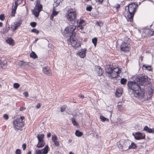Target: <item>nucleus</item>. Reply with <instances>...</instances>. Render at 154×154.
<instances>
[{
  "instance_id": "obj_1",
  "label": "nucleus",
  "mask_w": 154,
  "mask_h": 154,
  "mask_svg": "<svg viewBox=\"0 0 154 154\" xmlns=\"http://www.w3.org/2000/svg\"><path fill=\"white\" fill-rule=\"evenodd\" d=\"M127 85L128 88L133 91L135 97H138L139 98L144 97V91L141 88L138 83H137L135 82L129 81Z\"/></svg>"
},
{
  "instance_id": "obj_2",
  "label": "nucleus",
  "mask_w": 154,
  "mask_h": 154,
  "mask_svg": "<svg viewBox=\"0 0 154 154\" xmlns=\"http://www.w3.org/2000/svg\"><path fill=\"white\" fill-rule=\"evenodd\" d=\"M105 71L108 77L111 79L116 78L121 72V70L119 68H113L112 65L107 66L105 68Z\"/></svg>"
},
{
  "instance_id": "obj_3",
  "label": "nucleus",
  "mask_w": 154,
  "mask_h": 154,
  "mask_svg": "<svg viewBox=\"0 0 154 154\" xmlns=\"http://www.w3.org/2000/svg\"><path fill=\"white\" fill-rule=\"evenodd\" d=\"M130 40L127 36H125L124 40L121 43L120 48L121 51L124 52L128 51L131 48V45L130 44Z\"/></svg>"
},
{
  "instance_id": "obj_4",
  "label": "nucleus",
  "mask_w": 154,
  "mask_h": 154,
  "mask_svg": "<svg viewBox=\"0 0 154 154\" xmlns=\"http://www.w3.org/2000/svg\"><path fill=\"white\" fill-rule=\"evenodd\" d=\"M76 13L75 11L73 10H69L68 11V14H66V19L72 24H73L75 22V19Z\"/></svg>"
},
{
  "instance_id": "obj_5",
  "label": "nucleus",
  "mask_w": 154,
  "mask_h": 154,
  "mask_svg": "<svg viewBox=\"0 0 154 154\" xmlns=\"http://www.w3.org/2000/svg\"><path fill=\"white\" fill-rule=\"evenodd\" d=\"M126 14L125 15V17L127 19L128 21L132 22L133 18L135 11V8H127Z\"/></svg>"
},
{
  "instance_id": "obj_6",
  "label": "nucleus",
  "mask_w": 154,
  "mask_h": 154,
  "mask_svg": "<svg viewBox=\"0 0 154 154\" xmlns=\"http://www.w3.org/2000/svg\"><path fill=\"white\" fill-rule=\"evenodd\" d=\"M69 42L72 46L75 48H78L81 45V42L76 39L74 36H71L69 38Z\"/></svg>"
},
{
  "instance_id": "obj_7",
  "label": "nucleus",
  "mask_w": 154,
  "mask_h": 154,
  "mask_svg": "<svg viewBox=\"0 0 154 154\" xmlns=\"http://www.w3.org/2000/svg\"><path fill=\"white\" fill-rule=\"evenodd\" d=\"M76 26L74 25H70L66 27L65 29L66 31L69 33L70 37L71 36H74L75 34V30L76 28Z\"/></svg>"
},
{
  "instance_id": "obj_8",
  "label": "nucleus",
  "mask_w": 154,
  "mask_h": 154,
  "mask_svg": "<svg viewBox=\"0 0 154 154\" xmlns=\"http://www.w3.org/2000/svg\"><path fill=\"white\" fill-rule=\"evenodd\" d=\"M21 120H20L19 118H17L13 121V123L15 129L19 130L20 128L23 126L24 122H21Z\"/></svg>"
},
{
  "instance_id": "obj_9",
  "label": "nucleus",
  "mask_w": 154,
  "mask_h": 154,
  "mask_svg": "<svg viewBox=\"0 0 154 154\" xmlns=\"http://www.w3.org/2000/svg\"><path fill=\"white\" fill-rule=\"evenodd\" d=\"M138 82L139 85L145 86L146 84H147L146 82L148 81V78L146 75L140 77L138 79Z\"/></svg>"
},
{
  "instance_id": "obj_10",
  "label": "nucleus",
  "mask_w": 154,
  "mask_h": 154,
  "mask_svg": "<svg viewBox=\"0 0 154 154\" xmlns=\"http://www.w3.org/2000/svg\"><path fill=\"white\" fill-rule=\"evenodd\" d=\"M143 34H145L146 37H150L154 34V30L149 28H145L143 30Z\"/></svg>"
},
{
  "instance_id": "obj_11",
  "label": "nucleus",
  "mask_w": 154,
  "mask_h": 154,
  "mask_svg": "<svg viewBox=\"0 0 154 154\" xmlns=\"http://www.w3.org/2000/svg\"><path fill=\"white\" fill-rule=\"evenodd\" d=\"M48 151V146L46 145L44 148L42 150L37 149L35 151V154H47Z\"/></svg>"
},
{
  "instance_id": "obj_12",
  "label": "nucleus",
  "mask_w": 154,
  "mask_h": 154,
  "mask_svg": "<svg viewBox=\"0 0 154 154\" xmlns=\"http://www.w3.org/2000/svg\"><path fill=\"white\" fill-rule=\"evenodd\" d=\"M21 24V22H15L12 24L10 28L12 31H14L17 29V27L20 26Z\"/></svg>"
},
{
  "instance_id": "obj_13",
  "label": "nucleus",
  "mask_w": 154,
  "mask_h": 154,
  "mask_svg": "<svg viewBox=\"0 0 154 154\" xmlns=\"http://www.w3.org/2000/svg\"><path fill=\"white\" fill-rule=\"evenodd\" d=\"M87 51L86 49H82L81 51L77 53V54L81 58H84L86 55V51Z\"/></svg>"
},
{
  "instance_id": "obj_14",
  "label": "nucleus",
  "mask_w": 154,
  "mask_h": 154,
  "mask_svg": "<svg viewBox=\"0 0 154 154\" xmlns=\"http://www.w3.org/2000/svg\"><path fill=\"white\" fill-rule=\"evenodd\" d=\"M122 141L123 143V147L124 149V150H128L127 149L128 146L131 143V142L129 140H122Z\"/></svg>"
},
{
  "instance_id": "obj_15",
  "label": "nucleus",
  "mask_w": 154,
  "mask_h": 154,
  "mask_svg": "<svg viewBox=\"0 0 154 154\" xmlns=\"http://www.w3.org/2000/svg\"><path fill=\"white\" fill-rule=\"evenodd\" d=\"M145 137L144 134L140 132H138L136 134V135L134 136V138L136 140H138L144 139Z\"/></svg>"
},
{
  "instance_id": "obj_16",
  "label": "nucleus",
  "mask_w": 154,
  "mask_h": 154,
  "mask_svg": "<svg viewBox=\"0 0 154 154\" xmlns=\"http://www.w3.org/2000/svg\"><path fill=\"white\" fill-rule=\"evenodd\" d=\"M43 72L45 74L47 75H51V71L50 68L48 66H45L43 68Z\"/></svg>"
},
{
  "instance_id": "obj_17",
  "label": "nucleus",
  "mask_w": 154,
  "mask_h": 154,
  "mask_svg": "<svg viewBox=\"0 0 154 154\" xmlns=\"http://www.w3.org/2000/svg\"><path fill=\"white\" fill-rule=\"evenodd\" d=\"M52 140L55 146H58L59 145V143L57 141V138L56 135H54L52 136Z\"/></svg>"
},
{
  "instance_id": "obj_18",
  "label": "nucleus",
  "mask_w": 154,
  "mask_h": 154,
  "mask_svg": "<svg viewBox=\"0 0 154 154\" xmlns=\"http://www.w3.org/2000/svg\"><path fill=\"white\" fill-rule=\"evenodd\" d=\"M138 7V5L137 2L132 3L126 6L125 8V10L126 11H127V8H130L136 9Z\"/></svg>"
},
{
  "instance_id": "obj_19",
  "label": "nucleus",
  "mask_w": 154,
  "mask_h": 154,
  "mask_svg": "<svg viewBox=\"0 0 154 154\" xmlns=\"http://www.w3.org/2000/svg\"><path fill=\"white\" fill-rule=\"evenodd\" d=\"M95 70L97 72L98 75L100 76L102 74V70L100 67L99 66H96Z\"/></svg>"
},
{
  "instance_id": "obj_20",
  "label": "nucleus",
  "mask_w": 154,
  "mask_h": 154,
  "mask_svg": "<svg viewBox=\"0 0 154 154\" xmlns=\"http://www.w3.org/2000/svg\"><path fill=\"white\" fill-rule=\"evenodd\" d=\"M7 65V62L6 61H4L3 63L2 62L0 66L1 70L6 69Z\"/></svg>"
},
{
  "instance_id": "obj_21",
  "label": "nucleus",
  "mask_w": 154,
  "mask_h": 154,
  "mask_svg": "<svg viewBox=\"0 0 154 154\" xmlns=\"http://www.w3.org/2000/svg\"><path fill=\"white\" fill-rule=\"evenodd\" d=\"M37 137L38 141L40 142V141H44L43 139L44 137V135L43 134H38Z\"/></svg>"
},
{
  "instance_id": "obj_22",
  "label": "nucleus",
  "mask_w": 154,
  "mask_h": 154,
  "mask_svg": "<svg viewBox=\"0 0 154 154\" xmlns=\"http://www.w3.org/2000/svg\"><path fill=\"white\" fill-rule=\"evenodd\" d=\"M45 143L44 141H38L37 147L38 148H42L45 145Z\"/></svg>"
},
{
  "instance_id": "obj_23",
  "label": "nucleus",
  "mask_w": 154,
  "mask_h": 154,
  "mask_svg": "<svg viewBox=\"0 0 154 154\" xmlns=\"http://www.w3.org/2000/svg\"><path fill=\"white\" fill-rule=\"evenodd\" d=\"M137 147L136 145L134 143L132 142L131 145L128 146L127 149H134Z\"/></svg>"
},
{
  "instance_id": "obj_24",
  "label": "nucleus",
  "mask_w": 154,
  "mask_h": 154,
  "mask_svg": "<svg viewBox=\"0 0 154 154\" xmlns=\"http://www.w3.org/2000/svg\"><path fill=\"white\" fill-rule=\"evenodd\" d=\"M6 42L10 45H14V40L11 38H9L7 39Z\"/></svg>"
},
{
  "instance_id": "obj_25",
  "label": "nucleus",
  "mask_w": 154,
  "mask_h": 154,
  "mask_svg": "<svg viewBox=\"0 0 154 154\" xmlns=\"http://www.w3.org/2000/svg\"><path fill=\"white\" fill-rule=\"evenodd\" d=\"M42 9V5H35L34 8V9L37 10L41 11Z\"/></svg>"
},
{
  "instance_id": "obj_26",
  "label": "nucleus",
  "mask_w": 154,
  "mask_h": 154,
  "mask_svg": "<svg viewBox=\"0 0 154 154\" xmlns=\"http://www.w3.org/2000/svg\"><path fill=\"white\" fill-rule=\"evenodd\" d=\"M40 12V11L35 9V10H33V11H32V13L36 17H38Z\"/></svg>"
},
{
  "instance_id": "obj_27",
  "label": "nucleus",
  "mask_w": 154,
  "mask_h": 154,
  "mask_svg": "<svg viewBox=\"0 0 154 154\" xmlns=\"http://www.w3.org/2000/svg\"><path fill=\"white\" fill-rule=\"evenodd\" d=\"M75 135L78 137H81L83 134L82 132L78 130H76L75 132Z\"/></svg>"
},
{
  "instance_id": "obj_28",
  "label": "nucleus",
  "mask_w": 154,
  "mask_h": 154,
  "mask_svg": "<svg viewBox=\"0 0 154 154\" xmlns=\"http://www.w3.org/2000/svg\"><path fill=\"white\" fill-rule=\"evenodd\" d=\"M30 57L34 59H35L37 57V56L36 54L33 51H32L30 54Z\"/></svg>"
},
{
  "instance_id": "obj_29",
  "label": "nucleus",
  "mask_w": 154,
  "mask_h": 154,
  "mask_svg": "<svg viewBox=\"0 0 154 154\" xmlns=\"http://www.w3.org/2000/svg\"><path fill=\"white\" fill-rule=\"evenodd\" d=\"M100 118L101 119V121L103 122H104L105 121H108L109 120L108 119L101 116H100Z\"/></svg>"
},
{
  "instance_id": "obj_30",
  "label": "nucleus",
  "mask_w": 154,
  "mask_h": 154,
  "mask_svg": "<svg viewBox=\"0 0 154 154\" xmlns=\"http://www.w3.org/2000/svg\"><path fill=\"white\" fill-rule=\"evenodd\" d=\"M60 2V0H57L56 2H55L53 4L54 8L57 6L59 5Z\"/></svg>"
},
{
  "instance_id": "obj_31",
  "label": "nucleus",
  "mask_w": 154,
  "mask_h": 154,
  "mask_svg": "<svg viewBox=\"0 0 154 154\" xmlns=\"http://www.w3.org/2000/svg\"><path fill=\"white\" fill-rule=\"evenodd\" d=\"M143 66L148 71H151L152 69L151 67L150 66H147L145 65H144Z\"/></svg>"
},
{
  "instance_id": "obj_32",
  "label": "nucleus",
  "mask_w": 154,
  "mask_h": 154,
  "mask_svg": "<svg viewBox=\"0 0 154 154\" xmlns=\"http://www.w3.org/2000/svg\"><path fill=\"white\" fill-rule=\"evenodd\" d=\"M127 81V80L126 79L122 78L120 82L122 85H124L126 83Z\"/></svg>"
},
{
  "instance_id": "obj_33",
  "label": "nucleus",
  "mask_w": 154,
  "mask_h": 154,
  "mask_svg": "<svg viewBox=\"0 0 154 154\" xmlns=\"http://www.w3.org/2000/svg\"><path fill=\"white\" fill-rule=\"evenodd\" d=\"M10 29V27H9V26L8 25V26L7 27V25H6V29H3V33H4L5 32H7Z\"/></svg>"
},
{
  "instance_id": "obj_34",
  "label": "nucleus",
  "mask_w": 154,
  "mask_h": 154,
  "mask_svg": "<svg viewBox=\"0 0 154 154\" xmlns=\"http://www.w3.org/2000/svg\"><path fill=\"white\" fill-rule=\"evenodd\" d=\"M122 94V93L120 90H119V92L118 90H117L116 93V96L118 97H119L121 96Z\"/></svg>"
},
{
  "instance_id": "obj_35",
  "label": "nucleus",
  "mask_w": 154,
  "mask_h": 154,
  "mask_svg": "<svg viewBox=\"0 0 154 154\" xmlns=\"http://www.w3.org/2000/svg\"><path fill=\"white\" fill-rule=\"evenodd\" d=\"M20 4H19L18 2L15 1V6L14 7L13 6L12 9L16 10L18 5Z\"/></svg>"
},
{
  "instance_id": "obj_36",
  "label": "nucleus",
  "mask_w": 154,
  "mask_h": 154,
  "mask_svg": "<svg viewBox=\"0 0 154 154\" xmlns=\"http://www.w3.org/2000/svg\"><path fill=\"white\" fill-rule=\"evenodd\" d=\"M97 42V39L96 38H94L92 39V42L95 46H96Z\"/></svg>"
},
{
  "instance_id": "obj_37",
  "label": "nucleus",
  "mask_w": 154,
  "mask_h": 154,
  "mask_svg": "<svg viewBox=\"0 0 154 154\" xmlns=\"http://www.w3.org/2000/svg\"><path fill=\"white\" fill-rule=\"evenodd\" d=\"M118 147L121 151H123L124 150L123 145H122L121 144H119L118 145Z\"/></svg>"
},
{
  "instance_id": "obj_38",
  "label": "nucleus",
  "mask_w": 154,
  "mask_h": 154,
  "mask_svg": "<svg viewBox=\"0 0 154 154\" xmlns=\"http://www.w3.org/2000/svg\"><path fill=\"white\" fill-rule=\"evenodd\" d=\"M71 120L73 125L74 126H76L77 125V122L75 121V118L74 117H73L71 118Z\"/></svg>"
},
{
  "instance_id": "obj_39",
  "label": "nucleus",
  "mask_w": 154,
  "mask_h": 154,
  "mask_svg": "<svg viewBox=\"0 0 154 154\" xmlns=\"http://www.w3.org/2000/svg\"><path fill=\"white\" fill-rule=\"evenodd\" d=\"M13 86L14 88L17 89L20 87V85L17 83H14V84Z\"/></svg>"
},
{
  "instance_id": "obj_40",
  "label": "nucleus",
  "mask_w": 154,
  "mask_h": 154,
  "mask_svg": "<svg viewBox=\"0 0 154 154\" xmlns=\"http://www.w3.org/2000/svg\"><path fill=\"white\" fill-rule=\"evenodd\" d=\"M31 32H33L35 33L36 34H38L39 32V31L35 29H32Z\"/></svg>"
},
{
  "instance_id": "obj_41",
  "label": "nucleus",
  "mask_w": 154,
  "mask_h": 154,
  "mask_svg": "<svg viewBox=\"0 0 154 154\" xmlns=\"http://www.w3.org/2000/svg\"><path fill=\"white\" fill-rule=\"evenodd\" d=\"M36 23L35 22H32L30 23V25L32 27H35L36 25Z\"/></svg>"
},
{
  "instance_id": "obj_42",
  "label": "nucleus",
  "mask_w": 154,
  "mask_h": 154,
  "mask_svg": "<svg viewBox=\"0 0 154 154\" xmlns=\"http://www.w3.org/2000/svg\"><path fill=\"white\" fill-rule=\"evenodd\" d=\"M5 15L4 14H1L0 15V20L1 21H3L5 19Z\"/></svg>"
},
{
  "instance_id": "obj_43",
  "label": "nucleus",
  "mask_w": 154,
  "mask_h": 154,
  "mask_svg": "<svg viewBox=\"0 0 154 154\" xmlns=\"http://www.w3.org/2000/svg\"><path fill=\"white\" fill-rule=\"evenodd\" d=\"M92 9V7L91 6H87L86 8V10L87 11H91V10Z\"/></svg>"
},
{
  "instance_id": "obj_44",
  "label": "nucleus",
  "mask_w": 154,
  "mask_h": 154,
  "mask_svg": "<svg viewBox=\"0 0 154 154\" xmlns=\"http://www.w3.org/2000/svg\"><path fill=\"white\" fill-rule=\"evenodd\" d=\"M58 13V12H57L56 11H54V9H53L52 14L54 16H55Z\"/></svg>"
},
{
  "instance_id": "obj_45",
  "label": "nucleus",
  "mask_w": 154,
  "mask_h": 154,
  "mask_svg": "<svg viewBox=\"0 0 154 154\" xmlns=\"http://www.w3.org/2000/svg\"><path fill=\"white\" fill-rule=\"evenodd\" d=\"M15 153L16 154H21V150L20 149H17L16 150Z\"/></svg>"
},
{
  "instance_id": "obj_46",
  "label": "nucleus",
  "mask_w": 154,
  "mask_h": 154,
  "mask_svg": "<svg viewBox=\"0 0 154 154\" xmlns=\"http://www.w3.org/2000/svg\"><path fill=\"white\" fill-rule=\"evenodd\" d=\"M16 10L12 9L11 15L12 17H14L16 13Z\"/></svg>"
},
{
  "instance_id": "obj_47",
  "label": "nucleus",
  "mask_w": 154,
  "mask_h": 154,
  "mask_svg": "<svg viewBox=\"0 0 154 154\" xmlns=\"http://www.w3.org/2000/svg\"><path fill=\"white\" fill-rule=\"evenodd\" d=\"M23 94L25 97H27L29 96L28 93L27 92H23Z\"/></svg>"
},
{
  "instance_id": "obj_48",
  "label": "nucleus",
  "mask_w": 154,
  "mask_h": 154,
  "mask_svg": "<svg viewBox=\"0 0 154 154\" xmlns=\"http://www.w3.org/2000/svg\"><path fill=\"white\" fill-rule=\"evenodd\" d=\"M26 143L23 144L22 145V147L23 148V150H25L26 148Z\"/></svg>"
},
{
  "instance_id": "obj_49",
  "label": "nucleus",
  "mask_w": 154,
  "mask_h": 154,
  "mask_svg": "<svg viewBox=\"0 0 154 154\" xmlns=\"http://www.w3.org/2000/svg\"><path fill=\"white\" fill-rule=\"evenodd\" d=\"M120 5H119V4H117L116 5L115 7L116 9H118L119 8H120Z\"/></svg>"
},
{
  "instance_id": "obj_50",
  "label": "nucleus",
  "mask_w": 154,
  "mask_h": 154,
  "mask_svg": "<svg viewBox=\"0 0 154 154\" xmlns=\"http://www.w3.org/2000/svg\"><path fill=\"white\" fill-rule=\"evenodd\" d=\"M23 0H16L15 2L18 3L19 4H21L23 2Z\"/></svg>"
},
{
  "instance_id": "obj_51",
  "label": "nucleus",
  "mask_w": 154,
  "mask_h": 154,
  "mask_svg": "<svg viewBox=\"0 0 154 154\" xmlns=\"http://www.w3.org/2000/svg\"><path fill=\"white\" fill-rule=\"evenodd\" d=\"M3 117L6 120H7L8 119V116L6 114L4 115Z\"/></svg>"
},
{
  "instance_id": "obj_52",
  "label": "nucleus",
  "mask_w": 154,
  "mask_h": 154,
  "mask_svg": "<svg viewBox=\"0 0 154 154\" xmlns=\"http://www.w3.org/2000/svg\"><path fill=\"white\" fill-rule=\"evenodd\" d=\"M61 112H62L66 110V108L65 107H62L60 108Z\"/></svg>"
},
{
  "instance_id": "obj_53",
  "label": "nucleus",
  "mask_w": 154,
  "mask_h": 154,
  "mask_svg": "<svg viewBox=\"0 0 154 154\" xmlns=\"http://www.w3.org/2000/svg\"><path fill=\"white\" fill-rule=\"evenodd\" d=\"M40 0H37L36 2V4L35 5H41V4H40Z\"/></svg>"
},
{
  "instance_id": "obj_54",
  "label": "nucleus",
  "mask_w": 154,
  "mask_h": 154,
  "mask_svg": "<svg viewBox=\"0 0 154 154\" xmlns=\"http://www.w3.org/2000/svg\"><path fill=\"white\" fill-rule=\"evenodd\" d=\"M147 132L149 133L154 132V131H153L152 129H151L150 128H149V129L147 131Z\"/></svg>"
},
{
  "instance_id": "obj_55",
  "label": "nucleus",
  "mask_w": 154,
  "mask_h": 154,
  "mask_svg": "<svg viewBox=\"0 0 154 154\" xmlns=\"http://www.w3.org/2000/svg\"><path fill=\"white\" fill-rule=\"evenodd\" d=\"M22 65H28V63L27 62H24L22 61Z\"/></svg>"
},
{
  "instance_id": "obj_56",
  "label": "nucleus",
  "mask_w": 154,
  "mask_h": 154,
  "mask_svg": "<svg viewBox=\"0 0 154 154\" xmlns=\"http://www.w3.org/2000/svg\"><path fill=\"white\" fill-rule=\"evenodd\" d=\"M41 106V105L40 103H38L36 106V107L37 109L39 108Z\"/></svg>"
},
{
  "instance_id": "obj_57",
  "label": "nucleus",
  "mask_w": 154,
  "mask_h": 154,
  "mask_svg": "<svg viewBox=\"0 0 154 154\" xmlns=\"http://www.w3.org/2000/svg\"><path fill=\"white\" fill-rule=\"evenodd\" d=\"M26 109V108L25 107H21L20 108V111H22L25 109Z\"/></svg>"
},
{
  "instance_id": "obj_58",
  "label": "nucleus",
  "mask_w": 154,
  "mask_h": 154,
  "mask_svg": "<svg viewBox=\"0 0 154 154\" xmlns=\"http://www.w3.org/2000/svg\"><path fill=\"white\" fill-rule=\"evenodd\" d=\"M149 128L148 126H146L144 127V130L147 131Z\"/></svg>"
},
{
  "instance_id": "obj_59",
  "label": "nucleus",
  "mask_w": 154,
  "mask_h": 154,
  "mask_svg": "<svg viewBox=\"0 0 154 154\" xmlns=\"http://www.w3.org/2000/svg\"><path fill=\"white\" fill-rule=\"evenodd\" d=\"M20 118H19V119L20 120H21V122H23V120L24 119V116H21L20 117Z\"/></svg>"
},
{
  "instance_id": "obj_60",
  "label": "nucleus",
  "mask_w": 154,
  "mask_h": 154,
  "mask_svg": "<svg viewBox=\"0 0 154 154\" xmlns=\"http://www.w3.org/2000/svg\"><path fill=\"white\" fill-rule=\"evenodd\" d=\"M96 2H99L100 3H102L103 0H95Z\"/></svg>"
},
{
  "instance_id": "obj_61",
  "label": "nucleus",
  "mask_w": 154,
  "mask_h": 154,
  "mask_svg": "<svg viewBox=\"0 0 154 154\" xmlns=\"http://www.w3.org/2000/svg\"><path fill=\"white\" fill-rule=\"evenodd\" d=\"M85 23V21L83 20H80L79 21V23L80 24H82Z\"/></svg>"
},
{
  "instance_id": "obj_62",
  "label": "nucleus",
  "mask_w": 154,
  "mask_h": 154,
  "mask_svg": "<svg viewBox=\"0 0 154 154\" xmlns=\"http://www.w3.org/2000/svg\"><path fill=\"white\" fill-rule=\"evenodd\" d=\"M54 16L52 14L50 17V19L51 20H52L54 18Z\"/></svg>"
},
{
  "instance_id": "obj_63",
  "label": "nucleus",
  "mask_w": 154,
  "mask_h": 154,
  "mask_svg": "<svg viewBox=\"0 0 154 154\" xmlns=\"http://www.w3.org/2000/svg\"><path fill=\"white\" fill-rule=\"evenodd\" d=\"M103 25V23L101 22L100 21H99V26L100 27L101 26H102Z\"/></svg>"
},
{
  "instance_id": "obj_64",
  "label": "nucleus",
  "mask_w": 154,
  "mask_h": 154,
  "mask_svg": "<svg viewBox=\"0 0 154 154\" xmlns=\"http://www.w3.org/2000/svg\"><path fill=\"white\" fill-rule=\"evenodd\" d=\"M51 135V133L49 132L48 133L47 135V137H50Z\"/></svg>"
}]
</instances>
